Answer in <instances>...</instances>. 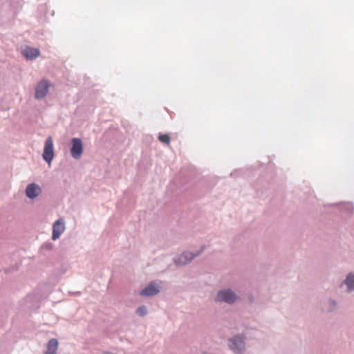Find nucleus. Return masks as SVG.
<instances>
[{
  "instance_id": "nucleus-1",
  "label": "nucleus",
  "mask_w": 354,
  "mask_h": 354,
  "mask_svg": "<svg viewBox=\"0 0 354 354\" xmlns=\"http://www.w3.org/2000/svg\"><path fill=\"white\" fill-rule=\"evenodd\" d=\"M70 153L73 158L79 160L84 152V143L80 138H72L70 141Z\"/></svg>"
},
{
  "instance_id": "nucleus-2",
  "label": "nucleus",
  "mask_w": 354,
  "mask_h": 354,
  "mask_svg": "<svg viewBox=\"0 0 354 354\" xmlns=\"http://www.w3.org/2000/svg\"><path fill=\"white\" fill-rule=\"evenodd\" d=\"M42 158L48 164H50L55 157L53 140L51 136L48 137L44 142Z\"/></svg>"
},
{
  "instance_id": "nucleus-3",
  "label": "nucleus",
  "mask_w": 354,
  "mask_h": 354,
  "mask_svg": "<svg viewBox=\"0 0 354 354\" xmlns=\"http://www.w3.org/2000/svg\"><path fill=\"white\" fill-rule=\"evenodd\" d=\"M50 82L46 79L40 80L35 86V98L37 100L44 99L49 91Z\"/></svg>"
},
{
  "instance_id": "nucleus-4",
  "label": "nucleus",
  "mask_w": 354,
  "mask_h": 354,
  "mask_svg": "<svg viewBox=\"0 0 354 354\" xmlns=\"http://www.w3.org/2000/svg\"><path fill=\"white\" fill-rule=\"evenodd\" d=\"M41 193V187L36 183L28 184L25 189L26 196L32 201L37 198Z\"/></svg>"
},
{
  "instance_id": "nucleus-5",
  "label": "nucleus",
  "mask_w": 354,
  "mask_h": 354,
  "mask_svg": "<svg viewBox=\"0 0 354 354\" xmlns=\"http://www.w3.org/2000/svg\"><path fill=\"white\" fill-rule=\"evenodd\" d=\"M41 296L37 293L28 294L25 298V305L30 310H37L39 308Z\"/></svg>"
},
{
  "instance_id": "nucleus-6",
  "label": "nucleus",
  "mask_w": 354,
  "mask_h": 354,
  "mask_svg": "<svg viewBox=\"0 0 354 354\" xmlns=\"http://www.w3.org/2000/svg\"><path fill=\"white\" fill-rule=\"evenodd\" d=\"M65 230V222L63 218H59L55 221L53 225V232L51 239L56 241Z\"/></svg>"
},
{
  "instance_id": "nucleus-7",
  "label": "nucleus",
  "mask_w": 354,
  "mask_h": 354,
  "mask_svg": "<svg viewBox=\"0 0 354 354\" xmlns=\"http://www.w3.org/2000/svg\"><path fill=\"white\" fill-rule=\"evenodd\" d=\"M237 299L236 295L230 290L220 291L216 296V301H225L229 304L234 302Z\"/></svg>"
},
{
  "instance_id": "nucleus-8",
  "label": "nucleus",
  "mask_w": 354,
  "mask_h": 354,
  "mask_svg": "<svg viewBox=\"0 0 354 354\" xmlns=\"http://www.w3.org/2000/svg\"><path fill=\"white\" fill-rule=\"evenodd\" d=\"M21 55L27 60H34L40 55V50L39 48L26 46L25 48L21 50Z\"/></svg>"
},
{
  "instance_id": "nucleus-9",
  "label": "nucleus",
  "mask_w": 354,
  "mask_h": 354,
  "mask_svg": "<svg viewBox=\"0 0 354 354\" xmlns=\"http://www.w3.org/2000/svg\"><path fill=\"white\" fill-rule=\"evenodd\" d=\"M230 347L234 353L241 354L245 348L243 339L240 337L231 339L230 342Z\"/></svg>"
},
{
  "instance_id": "nucleus-10",
  "label": "nucleus",
  "mask_w": 354,
  "mask_h": 354,
  "mask_svg": "<svg viewBox=\"0 0 354 354\" xmlns=\"http://www.w3.org/2000/svg\"><path fill=\"white\" fill-rule=\"evenodd\" d=\"M142 297H151L155 295V280H152L139 292Z\"/></svg>"
},
{
  "instance_id": "nucleus-11",
  "label": "nucleus",
  "mask_w": 354,
  "mask_h": 354,
  "mask_svg": "<svg viewBox=\"0 0 354 354\" xmlns=\"http://www.w3.org/2000/svg\"><path fill=\"white\" fill-rule=\"evenodd\" d=\"M194 255L190 252H185L180 255H179L175 259V263L177 265H185L189 263L193 258Z\"/></svg>"
},
{
  "instance_id": "nucleus-12",
  "label": "nucleus",
  "mask_w": 354,
  "mask_h": 354,
  "mask_svg": "<svg viewBox=\"0 0 354 354\" xmlns=\"http://www.w3.org/2000/svg\"><path fill=\"white\" fill-rule=\"evenodd\" d=\"M58 346V339L56 338H51L47 343V350L46 351L57 353Z\"/></svg>"
},
{
  "instance_id": "nucleus-13",
  "label": "nucleus",
  "mask_w": 354,
  "mask_h": 354,
  "mask_svg": "<svg viewBox=\"0 0 354 354\" xmlns=\"http://www.w3.org/2000/svg\"><path fill=\"white\" fill-rule=\"evenodd\" d=\"M345 283L349 290L354 289V274H349L345 280Z\"/></svg>"
},
{
  "instance_id": "nucleus-14",
  "label": "nucleus",
  "mask_w": 354,
  "mask_h": 354,
  "mask_svg": "<svg viewBox=\"0 0 354 354\" xmlns=\"http://www.w3.org/2000/svg\"><path fill=\"white\" fill-rule=\"evenodd\" d=\"M53 247H54V245L53 243L51 242H47V243H44L41 248H40V252L42 254L44 255H46V254L45 253V251H51L53 249Z\"/></svg>"
},
{
  "instance_id": "nucleus-15",
  "label": "nucleus",
  "mask_w": 354,
  "mask_h": 354,
  "mask_svg": "<svg viewBox=\"0 0 354 354\" xmlns=\"http://www.w3.org/2000/svg\"><path fill=\"white\" fill-rule=\"evenodd\" d=\"M158 140L163 144L169 145L170 143L171 138L169 135L167 133H160L158 136Z\"/></svg>"
},
{
  "instance_id": "nucleus-16",
  "label": "nucleus",
  "mask_w": 354,
  "mask_h": 354,
  "mask_svg": "<svg viewBox=\"0 0 354 354\" xmlns=\"http://www.w3.org/2000/svg\"><path fill=\"white\" fill-rule=\"evenodd\" d=\"M147 312V308L144 305L139 306L136 310V313L140 317L145 316Z\"/></svg>"
},
{
  "instance_id": "nucleus-17",
  "label": "nucleus",
  "mask_w": 354,
  "mask_h": 354,
  "mask_svg": "<svg viewBox=\"0 0 354 354\" xmlns=\"http://www.w3.org/2000/svg\"><path fill=\"white\" fill-rule=\"evenodd\" d=\"M18 268H19V266L17 264H15V266H12L10 268H5L3 270L6 274H9L13 271L17 270Z\"/></svg>"
},
{
  "instance_id": "nucleus-18",
  "label": "nucleus",
  "mask_w": 354,
  "mask_h": 354,
  "mask_svg": "<svg viewBox=\"0 0 354 354\" xmlns=\"http://www.w3.org/2000/svg\"><path fill=\"white\" fill-rule=\"evenodd\" d=\"M102 354H115V353H111L110 351H104V352H103Z\"/></svg>"
},
{
  "instance_id": "nucleus-19",
  "label": "nucleus",
  "mask_w": 354,
  "mask_h": 354,
  "mask_svg": "<svg viewBox=\"0 0 354 354\" xmlns=\"http://www.w3.org/2000/svg\"><path fill=\"white\" fill-rule=\"evenodd\" d=\"M44 354H56V353H55V352H48V351H45Z\"/></svg>"
},
{
  "instance_id": "nucleus-20",
  "label": "nucleus",
  "mask_w": 354,
  "mask_h": 354,
  "mask_svg": "<svg viewBox=\"0 0 354 354\" xmlns=\"http://www.w3.org/2000/svg\"><path fill=\"white\" fill-rule=\"evenodd\" d=\"M73 295H80V292H73Z\"/></svg>"
}]
</instances>
